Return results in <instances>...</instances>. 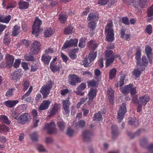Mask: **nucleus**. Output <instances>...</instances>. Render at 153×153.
<instances>
[{
  "label": "nucleus",
  "mask_w": 153,
  "mask_h": 153,
  "mask_svg": "<svg viewBox=\"0 0 153 153\" xmlns=\"http://www.w3.org/2000/svg\"><path fill=\"white\" fill-rule=\"evenodd\" d=\"M107 36L106 39L108 41L112 42L114 39V35L113 28V23L110 22L108 23L105 29Z\"/></svg>",
  "instance_id": "obj_1"
},
{
  "label": "nucleus",
  "mask_w": 153,
  "mask_h": 153,
  "mask_svg": "<svg viewBox=\"0 0 153 153\" xmlns=\"http://www.w3.org/2000/svg\"><path fill=\"white\" fill-rule=\"evenodd\" d=\"M53 83L51 80L48 81L46 85H43L41 88L40 92L44 96V98H45L50 93V91L52 88Z\"/></svg>",
  "instance_id": "obj_2"
},
{
  "label": "nucleus",
  "mask_w": 153,
  "mask_h": 153,
  "mask_svg": "<svg viewBox=\"0 0 153 153\" xmlns=\"http://www.w3.org/2000/svg\"><path fill=\"white\" fill-rule=\"evenodd\" d=\"M44 129L46 130L47 133L49 134H53L57 132L55 123L53 122L46 123L44 126Z\"/></svg>",
  "instance_id": "obj_3"
},
{
  "label": "nucleus",
  "mask_w": 153,
  "mask_h": 153,
  "mask_svg": "<svg viewBox=\"0 0 153 153\" xmlns=\"http://www.w3.org/2000/svg\"><path fill=\"white\" fill-rule=\"evenodd\" d=\"M42 24V22L41 20L37 17H36L35 22L33 26L32 33L33 34H35L36 37L38 36L37 34L39 33L40 31L39 27Z\"/></svg>",
  "instance_id": "obj_4"
},
{
  "label": "nucleus",
  "mask_w": 153,
  "mask_h": 153,
  "mask_svg": "<svg viewBox=\"0 0 153 153\" xmlns=\"http://www.w3.org/2000/svg\"><path fill=\"white\" fill-rule=\"evenodd\" d=\"M68 81L70 85H75L77 83L81 82L82 79L76 74H71L68 76Z\"/></svg>",
  "instance_id": "obj_5"
},
{
  "label": "nucleus",
  "mask_w": 153,
  "mask_h": 153,
  "mask_svg": "<svg viewBox=\"0 0 153 153\" xmlns=\"http://www.w3.org/2000/svg\"><path fill=\"white\" fill-rule=\"evenodd\" d=\"M126 112V104L125 103H123L120 106L119 110L118 112L117 119L118 120L119 123L123 119Z\"/></svg>",
  "instance_id": "obj_6"
},
{
  "label": "nucleus",
  "mask_w": 153,
  "mask_h": 153,
  "mask_svg": "<svg viewBox=\"0 0 153 153\" xmlns=\"http://www.w3.org/2000/svg\"><path fill=\"white\" fill-rule=\"evenodd\" d=\"M30 119V115L28 113H25L22 114L17 120L19 123L24 124L28 122Z\"/></svg>",
  "instance_id": "obj_7"
},
{
  "label": "nucleus",
  "mask_w": 153,
  "mask_h": 153,
  "mask_svg": "<svg viewBox=\"0 0 153 153\" xmlns=\"http://www.w3.org/2000/svg\"><path fill=\"white\" fill-rule=\"evenodd\" d=\"M78 42V40L76 39L67 41L64 44L62 48L65 49L73 46L74 47L77 46Z\"/></svg>",
  "instance_id": "obj_8"
},
{
  "label": "nucleus",
  "mask_w": 153,
  "mask_h": 153,
  "mask_svg": "<svg viewBox=\"0 0 153 153\" xmlns=\"http://www.w3.org/2000/svg\"><path fill=\"white\" fill-rule=\"evenodd\" d=\"M41 49V44L38 41H35L32 44L31 50L34 54H37Z\"/></svg>",
  "instance_id": "obj_9"
},
{
  "label": "nucleus",
  "mask_w": 153,
  "mask_h": 153,
  "mask_svg": "<svg viewBox=\"0 0 153 153\" xmlns=\"http://www.w3.org/2000/svg\"><path fill=\"white\" fill-rule=\"evenodd\" d=\"M22 75L21 70H19L18 71H15L11 73L10 77L11 79L17 81L19 80Z\"/></svg>",
  "instance_id": "obj_10"
},
{
  "label": "nucleus",
  "mask_w": 153,
  "mask_h": 153,
  "mask_svg": "<svg viewBox=\"0 0 153 153\" xmlns=\"http://www.w3.org/2000/svg\"><path fill=\"white\" fill-rule=\"evenodd\" d=\"M88 103L90 105L93 101V100L96 96V90L92 88H91L90 91L88 93Z\"/></svg>",
  "instance_id": "obj_11"
},
{
  "label": "nucleus",
  "mask_w": 153,
  "mask_h": 153,
  "mask_svg": "<svg viewBox=\"0 0 153 153\" xmlns=\"http://www.w3.org/2000/svg\"><path fill=\"white\" fill-rule=\"evenodd\" d=\"M62 103L63 108L64 110V113L68 115L70 111L69 107L71 104L70 101L67 100H63Z\"/></svg>",
  "instance_id": "obj_12"
},
{
  "label": "nucleus",
  "mask_w": 153,
  "mask_h": 153,
  "mask_svg": "<svg viewBox=\"0 0 153 153\" xmlns=\"http://www.w3.org/2000/svg\"><path fill=\"white\" fill-rule=\"evenodd\" d=\"M93 135V134L91 131H84L82 133V136L83 140L86 142L89 141Z\"/></svg>",
  "instance_id": "obj_13"
},
{
  "label": "nucleus",
  "mask_w": 153,
  "mask_h": 153,
  "mask_svg": "<svg viewBox=\"0 0 153 153\" xmlns=\"http://www.w3.org/2000/svg\"><path fill=\"white\" fill-rule=\"evenodd\" d=\"M145 3L146 0H133L131 2L130 4L136 7L139 4L141 7L143 8L146 5Z\"/></svg>",
  "instance_id": "obj_14"
},
{
  "label": "nucleus",
  "mask_w": 153,
  "mask_h": 153,
  "mask_svg": "<svg viewBox=\"0 0 153 153\" xmlns=\"http://www.w3.org/2000/svg\"><path fill=\"white\" fill-rule=\"evenodd\" d=\"M107 95L111 104L113 103V99L114 97V91L111 88H108L107 91Z\"/></svg>",
  "instance_id": "obj_15"
},
{
  "label": "nucleus",
  "mask_w": 153,
  "mask_h": 153,
  "mask_svg": "<svg viewBox=\"0 0 153 153\" xmlns=\"http://www.w3.org/2000/svg\"><path fill=\"white\" fill-rule=\"evenodd\" d=\"M51 103V101L48 100H44L40 104L39 109L40 110H44L48 109Z\"/></svg>",
  "instance_id": "obj_16"
},
{
  "label": "nucleus",
  "mask_w": 153,
  "mask_h": 153,
  "mask_svg": "<svg viewBox=\"0 0 153 153\" xmlns=\"http://www.w3.org/2000/svg\"><path fill=\"white\" fill-rule=\"evenodd\" d=\"M17 100H9L4 102L3 104L7 107L12 108L19 102Z\"/></svg>",
  "instance_id": "obj_17"
},
{
  "label": "nucleus",
  "mask_w": 153,
  "mask_h": 153,
  "mask_svg": "<svg viewBox=\"0 0 153 153\" xmlns=\"http://www.w3.org/2000/svg\"><path fill=\"white\" fill-rule=\"evenodd\" d=\"M60 108V105L55 103L53 107L50 109V112L49 113L50 114H49V115H53L55 114L58 112Z\"/></svg>",
  "instance_id": "obj_18"
},
{
  "label": "nucleus",
  "mask_w": 153,
  "mask_h": 153,
  "mask_svg": "<svg viewBox=\"0 0 153 153\" xmlns=\"http://www.w3.org/2000/svg\"><path fill=\"white\" fill-rule=\"evenodd\" d=\"M6 58L7 60L6 62L7 66L9 68L11 67L14 61V58L12 56L7 54L6 55Z\"/></svg>",
  "instance_id": "obj_19"
},
{
  "label": "nucleus",
  "mask_w": 153,
  "mask_h": 153,
  "mask_svg": "<svg viewBox=\"0 0 153 153\" xmlns=\"http://www.w3.org/2000/svg\"><path fill=\"white\" fill-rule=\"evenodd\" d=\"M98 16L97 14L95 13H90L88 15L87 19L88 21L95 22L98 20Z\"/></svg>",
  "instance_id": "obj_20"
},
{
  "label": "nucleus",
  "mask_w": 153,
  "mask_h": 153,
  "mask_svg": "<svg viewBox=\"0 0 153 153\" xmlns=\"http://www.w3.org/2000/svg\"><path fill=\"white\" fill-rule=\"evenodd\" d=\"M139 100V101L138 103L145 106L147 103L150 100V98L148 96L145 95L140 98Z\"/></svg>",
  "instance_id": "obj_21"
},
{
  "label": "nucleus",
  "mask_w": 153,
  "mask_h": 153,
  "mask_svg": "<svg viewBox=\"0 0 153 153\" xmlns=\"http://www.w3.org/2000/svg\"><path fill=\"white\" fill-rule=\"evenodd\" d=\"M62 67V65L60 62H58L56 65L54 64L50 65V68L52 71L53 72L59 71L60 68Z\"/></svg>",
  "instance_id": "obj_22"
},
{
  "label": "nucleus",
  "mask_w": 153,
  "mask_h": 153,
  "mask_svg": "<svg viewBox=\"0 0 153 153\" xmlns=\"http://www.w3.org/2000/svg\"><path fill=\"white\" fill-rule=\"evenodd\" d=\"M11 19V16L10 15L5 16L0 14V22L8 23Z\"/></svg>",
  "instance_id": "obj_23"
},
{
  "label": "nucleus",
  "mask_w": 153,
  "mask_h": 153,
  "mask_svg": "<svg viewBox=\"0 0 153 153\" xmlns=\"http://www.w3.org/2000/svg\"><path fill=\"white\" fill-rule=\"evenodd\" d=\"M19 8L21 10H24L28 8L29 6V4L28 2L20 1L19 3L18 4Z\"/></svg>",
  "instance_id": "obj_24"
},
{
  "label": "nucleus",
  "mask_w": 153,
  "mask_h": 153,
  "mask_svg": "<svg viewBox=\"0 0 153 153\" xmlns=\"http://www.w3.org/2000/svg\"><path fill=\"white\" fill-rule=\"evenodd\" d=\"M54 31L51 27H48L44 31V35L46 37H49L53 35Z\"/></svg>",
  "instance_id": "obj_25"
},
{
  "label": "nucleus",
  "mask_w": 153,
  "mask_h": 153,
  "mask_svg": "<svg viewBox=\"0 0 153 153\" xmlns=\"http://www.w3.org/2000/svg\"><path fill=\"white\" fill-rule=\"evenodd\" d=\"M51 58V56H49L48 54H44L42 56L41 60L44 64H48Z\"/></svg>",
  "instance_id": "obj_26"
},
{
  "label": "nucleus",
  "mask_w": 153,
  "mask_h": 153,
  "mask_svg": "<svg viewBox=\"0 0 153 153\" xmlns=\"http://www.w3.org/2000/svg\"><path fill=\"white\" fill-rule=\"evenodd\" d=\"M21 31L20 27L18 25H16L13 27L12 31V36H16Z\"/></svg>",
  "instance_id": "obj_27"
},
{
  "label": "nucleus",
  "mask_w": 153,
  "mask_h": 153,
  "mask_svg": "<svg viewBox=\"0 0 153 153\" xmlns=\"http://www.w3.org/2000/svg\"><path fill=\"white\" fill-rule=\"evenodd\" d=\"M105 55L108 58H112L114 59L115 57L118 56V55H113V52L111 50H106L105 51Z\"/></svg>",
  "instance_id": "obj_28"
},
{
  "label": "nucleus",
  "mask_w": 153,
  "mask_h": 153,
  "mask_svg": "<svg viewBox=\"0 0 153 153\" xmlns=\"http://www.w3.org/2000/svg\"><path fill=\"white\" fill-rule=\"evenodd\" d=\"M133 86L132 84H129L126 86L122 90V92L124 94H127L130 92L131 88Z\"/></svg>",
  "instance_id": "obj_29"
},
{
  "label": "nucleus",
  "mask_w": 153,
  "mask_h": 153,
  "mask_svg": "<svg viewBox=\"0 0 153 153\" xmlns=\"http://www.w3.org/2000/svg\"><path fill=\"white\" fill-rule=\"evenodd\" d=\"M4 43L6 45H8L10 43V39L8 33L5 34L4 37Z\"/></svg>",
  "instance_id": "obj_30"
},
{
  "label": "nucleus",
  "mask_w": 153,
  "mask_h": 153,
  "mask_svg": "<svg viewBox=\"0 0 153 153\" xmlns=\"http://www.w3.org/2000/svg\"><path fill=\"white\" fill-rule=\"evenodd\" d=\"M117 71V69L115 68H113L109 71V76L110 79H112L115 76Z\"/></svg>",
  "instance_id": "obj_31"
},
{
  "label": "nucleus",
  "mask_w": 153,
  "mask_h": 153,
  "mask_svg": "<svg viewBox=\"0 0 153 153\" xmlns=\"http://www.w3.org/2000/svg\"><path fill=\"white\" fill-rule=\"evenodd\" d=\"M97 56L96 52H91L89 53L88 58L90 62H92L96 58Z\"/></svg>",
  "instance_id": "obj_32"
},
{
  "label": "nucleus",
  "mask_w": 153,
  "mask_h": 153,
  "mask_svg": "<svg viewBox=\"0 0 153 153\" xmlns=\"http://www.w3.org/2000/svg\"><path fill=\"white\" fill-rule=\"evenodd\" d=\"M102 119V116L100 112L94 114V120L96 121H100Z\"/></svg>",
  "instance_id": "obj_33"
},
{
  "label": "nucleus",
  "mask_w": 153,
  "mask_h": 153,
  "mask_svg": "<svg viewBox=\"0 0 153 153\" xmlns=\"http://www.w3.org/2000/svg\"><path fill=\"white\" fill-rule=\"evenodd\" d=\"M73 27L71 25H69L67 27L65 30L64 32L65 34L71 33L73 32Z\"/></svg>",
  "instance_id": "obj_34"
},
{
  "label": "nucleus",
  "mask_w": 153,
  "mask_h": 153,
  "mask_svg": "<svg viewBox=\"0 0 153 153\" xmlns=\"http://www.w3.org/2000/svg\"><path fill=\"white\" fill-rule=\"evenodd\" d=\"M96 26V23L94 22H90L88 24V27L90 31L94 30Z\"/></svg>",
  "instance_id": "obj_35"
},
{
  "label": "nucleus",
  "mask_w": 153,
  "mask_h": 153,
  "mask_svg": "<svg viewBox=\"0 0 153 153\" xmlns=\"http://www.w3.org/2000/svg\"><path fill=\"white\" fill-rule=\"evenodd\" d=\"M57 125L59 129L61 131H63L65 126L66 124L63 121H59L57 123Z\"/></svg>",
  "instance_id": "obj_36"
},
{
  "label": "nucleus",
  "mask_w": 153,
  "mask_h": 153,
  "mask_svg": "<svg viewBox=\"0 0 153 153\" xmlns=\"http://www.w3.org/2000/svg\"><path fill=\"white\" fill-rule=\"evenodd\" d=\"M1 120L3 122L7 125H9L10 124L11 121L9 120L8 118L5 115H1Z\"/></svg>",
  "instance_id": "obj_37"
},
{
  "label": "nucleus",
  "mask_w": 153,
  "mask_h": 153,
  "mask_svg": "<svg viewBox=\"0 0 153 153\" xmlns=\"http://www.w3.org/2000/svg\"><path fill=\"white\" fill-rule=\"evenodd\" d=\"M67 18V15L65 14H60L59 19L62 23H64L66 22Z\"/></svg>",
  "instance_id": "obj_38"
},
{
  "label": "nucleus",
  "mask_w": 153,
  "mask_h": 153,
  "mask_svg": "<svg viewBox=\"0 0 153 153\" xmlns=\"http://www.w3.org/2000/svg\"><path fill=\"white\" fill-rule=\"evenodd\" d=\"M85 43V39L84 38H81L79 40V47L81 48L84 47Z\"/></svg>",
  "instance_id": "obj_39"
},
{
  "label": "nucleus",
  "mask_w": 153,
  "mask_h": 153,
  "mask_svg": "<svg viewBox=\"0 0 153 153\" xmlns=\"http://www.w3.org/2000/svg\"><path fill=\"white\" fill-rule=\"evenodd\" d=\"M87 84L88 87H96L97 85V82L93 79L88 81Z\"/></svg>",
  "instance_id": "obj_40"
},
{
  "label": "nucleus",
  "mask_w": 153,
  "mask_h": 153,
  "mask_svg": "<svg viewBox=\"0 0 153 153\" xmlns=\"http://www.w3.org/2000/svg\"><path fill=\"white\" fill-rule=\"evenodd\" d=\"M152 51V49L150 47L147 46L146 47L145 52L146 53L147 57L149 60V55L151 54Z\"/></svg>",
  "instance_id": "obj_41"
},
{
  "label": "nucleus",
  "mask_w": 153,
  "mask_h": 153,
  "mask_svg": "<svg viewBox=\"0 0 153 153\" xmlns=\"http://www.w3.org/2000/svg\"><path fill=\"white\" fill-rule=\"evenodd\" d=\"M37 149L38 151L40 152H46L47 150L44 146L41 144H38L37 146Z\"/></svg>",
  "instance_id": "obj_42"
},
{
  "label": "nucleus",
  "mask_w": 153,
  "mask_h": 153,
  "mask_svg": "<svg viewBox=\"0 0 153 153\" xmlns=\"http://www.w3.org/2000/svg\"><path fill=\"white\" fill-rule=\"evenodd\" d=\"M24 58L27 61H32L34 60V58L32 55L29 54H27L25 56Z\"/></svg>",
  "instance_id": "obj_43"
},
{
  "label": "nucleus",
  "mask_w": 153,
  "mask_h": 153,
  "mask_svg": "<svg viewBox=\"0 0 153 153\" xmlns=\"http://www.w3.org/2000/svg\"><path fill=\"white\" fill-rule=\"evenodd\" d=\"M91 62H90L89 58H85L83 60V65L85 67H88L89 66V64Z\"/></svg>",
  "instance_id": "obj_44"
},
{
  "label": "nucleus",
  "mask_w": 153,
  "mask_h": 153,
  "mask_svg": "<svg viewBox=\"0 0 153 153\" xmlns=\"http://www.w3.org/2000/svg\"><path fill=\"white\" fill-rule=\"evenodd\" d=\"M31 139L33 141H37L38 140V134L36 132L32 133L30 135Z\"/></svg>",
  "instance_id": "obj_45"
},
{
  "label": "nucleus",
  "mask_w": 153,
  "mask_h": 153,
  "mask_svg": "<svg viewBox=\"0 0 153 153\" xmlns=\"http://www.w3.org/2000/svg\"><path fill=\"white\" fill-rule=\"evenodd\" d=\"M114 59L113 58H107L105 63L106 67H108L113 62Z\"/></svg>",
  "instance_id": "obj_46"
},
{
  "label": "nucleus",
  "mask_w": 153,
  "mask_h": 153,
  "mask_svg": "<svg viewBox=\"0 0 153 153\" xmlns=\"http://www.w3.org/2000/svg\"><path fill=\"white\" fill-rule=\"evenodd\" d=\"M137 68L139 69L141 71H143L145 69V66L146 65H144L143 64H142L140 62H137Z\"/></svg>",
  "instance_id": "obj_47"
},
{
  "label": "nucleus",
  "mask_w": 153,
  "mask_h": 153,
  "mask_svg": "<svg viewBox=\"0 0 153 153\" xmlns=\"http://www.w3.org/2000/svg\"><path fill=\"white\" fill-rule=\"evenodd\" d=\"M146 32L149 34H151L152 32V27L151 25H148L146 28Z\"/></svg>",
  "instance_id": "obj_48"
},
{
  "label": "nucleus",
  "mask_w": 153,
  "mask_h": 153,
  "mask_svg": "<svg viewBox=\"0 0 153 153\" xmlns=\"http://www.w3.org/2000/svg\"><path fill=\"white\" fill-rule=\"evenodd\" d=\"M141 71L139 69H135L133 71V74L136 77H138L140 76L141 74Z\"/></svg>",
  "instance_id": "obj_49"
},
{
  "label": "nucleus",
  "mask_w": 153,
  "mask_h": 153,
  "mask_svg": "<svg viewBox=\"0 0 153 153\" xmlns=\"http://www.w3.org/2000/svg\"><path fill=\"white\" fill-rule=\"evenodd\" d=\"M33 89L32 86H30L29 88V90L25 93V94L22 97L21 99L22 100L24 99L25 98L28 96L30 94Z\"/></svg>",
  "instance_id": "obj_50"
},
{
  "label": "nucleus",
  "mask_w": 153,
  "mask_h": 153,
  "mask_svg": "<svg viewBox=\"0 0 153 153\" xmlns=\"http://www.w3.org/2000/svg\"><path fill=\"white\" fill-rule=\"evenodd\" d=\"M115 127V126L112 127V134L113 137L117 136L118 134L117 129Z\"/></svg>",
  "instance_id": "obj_51"
},
{
  "label": "nucleus",
  "mask_w": 153,
  "mask_h": 153,
  "mask_svg": "<svg viewBox=\"0 0 153 153\" xmlns=\"http://www.w3.org/2000/svg\"><path fill=\"white\" fill-rule=\"evenodd\" d=\"M30 84L29 82L27 81H24V83L22 85L23 86V90L25 91L29 87Z\"/></svg>",
  "instance_id": "obj_52"
},
{
  "label": "nucleus",
  "mask_w": 153,
  "mask_h": 153,
  "mask_svg": "<svg viewBox=\"0 0 153 153\" xmlns=\"http://www.w3.org/2000/svg\"><path fill=\"white\" fill-rule=\"evenodd\" d=\"M147 15L149 17H151L153 15V5L148 9Z\"/></svg>",
  "instance_id": "obj_53"
},
{
  "label": "nucleus",
  "mask_w": 153,
  "mask_h": 153,
  "mask_svg": "<svg viewBox=\"0 0 153 153\" xmlns=\"http://www.w3.org/2000/svg\"><path fill=\"white\" fill-rule=\"evenodd\" d=\"M21 62V59H16L13 65V67L16 68H18L20 65Z\"/></svg>",
  "instance_id": "obj_54"
},
{
  "label": "nucleus",
  "mask_w": 153,
  "mask_h": 153,
  "mask_svg": "<svg viewBox=\"0 0 153 153\" xmlns=\"http://www.w3.org/2000/svg\"><path fill=\"white\" fill-rule=\"evenodd\" d=\"M85 122L83 120H80L76 123V126L78 127H83L85 126Z\"/></svg>",
  "instance_id": "obj_55"
},
{
  "label": "nucleus",
  "mask_w": 153,
  "mask_h": 153,
  "mask_svg": "<svg viewBox=\"0 0 153 153\" xmlns=\"http://www.w3.org/2000/svg\"><path fill=\"white\" fill-rule=\"evenodd\" d=\"M109 1V0H99L98 4L101 5H104L106 4Z\"/></svg>",
  "instance_id": "obj_56"
},
{
  "label": "nucleus",
  "mask_w": 153,
  "mask_h": 153,
  "mask_svg": "<svg viewBox=\"0 0 153 153\" xmlns=\"http://www.w3.org/2000/svg\"><path fill=\"white\" fill-rule=\"evenodd\" d=\"M122 21L123 23L126 25H128L130 24L128 19L127 17H123L122 19Z\"/></svg>",
  "instance_id": "obj_57"
},
{
  "label": "nucleus",
  "mask_w": 153,
  "mask_h": 153,
  "mask_svg": "<svg viewBox=\"0 0 153 153\" xmlns=\"http://www.w3.org/2000/svg\"><path fill=\"white\" fill-rule=\"evenodd\" d=\"M45 142L47 144H52L53 142V140L51 137H46L45 138Z\"/></svg>",
  "instance_id": "obj_58"
},
{
  "label": "nucleus",
  "mask_w": 153,
  "mask_h": 153,
  "mask_svg": "<svg viewBox=\"0 0 153 153\" xmlns=\"http://www.w3.org/2000/svg\"><path fill=\"white\" fill-rule=\"evenodd\" d=\"M86 88V84L85 83H82L78 87L77 89L83 91Z\"/></svg>",
  "instance_id": "obj_59"
},
{
  "label": "nucleus",
  "mask_w": 153,
  "mask_h": 153,
  "mask_svg": "<svg viewBox=\"0 0 153 153\" xmlns=\"http://www.w3.org/2000/svg\"><path fill=\"white\" fill-rule=\"evenodd\" d=\"M147 140V139L146 137H144L141 139L140 140V143L141 145L142 146H143L146 143Z\"/></svg>",
  "instance_id": "obj_60"
},
{
  "label": "nucleus",
  "mask_w": 153,
  "mask_h": 153,
  "mask_svg": "<svg viewBox=\"0 0 153 153\" xmlns=\"http://www.w3.org/2000/svg\"><path fill=\"white\" fill-rule=\"evenodd\" d=\"M13 89H9L6 92L5 96L8 97H11L13 95Z\"/></svg>",
  "instance_id": "obj_61"
},
{
  "label": "nucleus",
  "mask_w": 153,
  "mask_h": 153,
  "mask_svg": "<svg viewBox=\"0 0 153 153\" xmlns=\"http://www.w3.org/2000/svg\"><path fill=\"white\" fill-rule=\"evenodd\" d=\"M74 132V131L73 130L70 128H69L67 130V134L69 137H71L73 135Z\"/></svg>",
  "instance_id": "obj_62"
},
{
  "label": "nucleus",
  "mask_w": 153,
  "mask_h": 153,
  "mask_svg": "<svg viewBox=\"0 0 153 153\" xmlns=\"http://www.w3.org/2000/svg\"><path fill=\"white\" fill-rule=\"evenodd\" d=\"M21 42L22 44H24L27 47L30 44V42L28 40L26 39L22 40Z\"/></svg>",
  "instance_id": "obj_63"
},
{
  "label": "nucleus",
  "mask_w": 153,
  "mask_h": 153,
  "mask_svg": "<svg viewBox=\"0 0 153 153\" xmlns=\"http://www.w3.org/2000/svg\"><path fill=\"white\" fill-rule=\"evenodd\" d=\"M19 114L16 111H14L12 113V117L14 119H16L19 115Z\"/></svg>",
  "instance_id": "obj_64"
}]
</instances>
